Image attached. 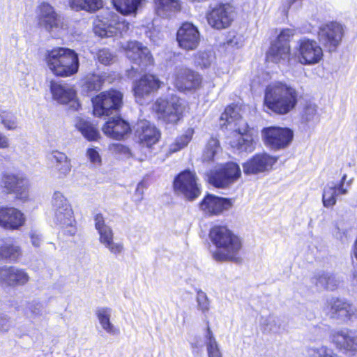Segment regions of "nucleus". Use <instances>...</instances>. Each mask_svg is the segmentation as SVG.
Instances as JSON below:
<instances>
[{
    "mask_svg": "<svg viewBox=\"0 0 357 357\" xmlns=\"http://www.w3.org/2000/svg\"><path fill=\"white\" fill-rule=\"evenodd\" d=\"M193 135V128H188L182 135L178 137L175 141L169 145L168 153H174L185 147L191 141Z\"/></svg>",
    "mask_w": 357,
    "mask_h": 357,
    "instance_id": "obj_39",
    "label": "nucleus"
},
{
    "mask_svg": "<svg viewBox=\"0 0 357 357\" xmlns=\"http://www.w3.org/2000/svg\"><path fill=\"white\" fill-rule=\"evenodd\" d=\"M298 95V91L291 86L281 82H273L266 88L264 104L278 114H287L296 107Z\"/></svg>",
    "mask_w": 357,
    "mask_h": 357,
    "instance_id": "obj_2",
    "label": "nucleus"
},
{
    "mask_svg": "<svg viewBox=\"0 0 357 357\" xmlns=\"http://www.w3.org/2000/svg\"><path fill=\"white\" fill-rule=\"evenodd\" d=\"M86 157L95 166H100L101 164V157L96 148H89L86 151Z\"/></svg>",
    "mask_w": 357,
    "mask_h": 357,
    "instance_id": "obj_55",
    "label": "nucleus"
},
{
    "mask_svg": "<svg viewBox=\"0 0 357 357\" xmlns=\"http://www.w3.org/2000/svg\"><path fill=\"white\" fill-rule=\"evenodd\" d=\"M22 255L21 248L13 240L6 241L0 246V258L9 261H16Z\"/></svg>",
    "mask_w": 357,
    "mask_h": 357,
    "instance_id": "obj_34",
    "label": "nucleus"
},
{
    "mask_svg": "<svg viewBox=\"0 0 357 357\" xmlns=\"http://www.w3.org/2000/svg\"><path fill=\"white\" fill-rule=\"evenodd\" d=\"M201 82V76L197 73L186 68L177 69L174 84L179 91L197 89Z\"/></svg>",
    "mask_w": 357,
    "mask_h": 357,
    "instance_id": "obj_27",
    "label": "nucleus"
},
{
    "mask_svg": "<svg viewBox=\"0 0 357 357\" xmlns=\"http://www.w3.org/2000/svg\"><path fill=\"white\" fill-rule=\"evenodd\" d=\"M11 326L12 323L10 318L7 315L0 313V332L8 331Z\"/></svg>",
    "mask_w": 357,
    "mask_h": 357,
    "instance_id": "obj_56",
    "label": "nucleus"
},
{
    "mask_svg": "<svg viewBox=\"0 0 357 357\" xmlns=\"http://www.w3.org/2000/svg\"><path fill=\"white\" fill-rule=\"evenodd\" d=\"M309 357H340L332 349L326 346L311 348L308 350Z\"/></svg>",
    "mask_w": 357,
    "mask_h": 357,
    "instance_id": "obj_48",
    "label": "nucleus"
},
{
    "mask_svg": "<svg viewBox=\"0 0 357 357\" xmlns=\"http://www.w3.org/2000/svg\"><path fill=\"white\" fill-rule=\"evenodd\" d=\"M215 59V53L212 50H200L194 56V62L201 68H209Z\"/></svg>",
    "mask_w": 357,
    "mask_h": 357,
    "instance_id": "obj_41",
    "label": "nucleus"
},
{
    "mask_svg": "<svg viewBox=\"0 0 357 357\" xmlns=\"http://www.w3.org/2000/svg\"><path fill=\"white\" fill-rule=\"evenodd\" d=\"M156 14L162 18H169L181 9L180 0H154Z\"/></svg>",
    "mask_w": 357,
    "mask_h": 357,
    "instance_id": "obj_33",
    "label": "nucleus"
},
{
    "mask_svg": "<svg viewBox=\"0 0 357 357\" xmlns=\"http://www.w3.org/2000/svg\"><path fill=\"white\" fill-rule=\"evenodd\" d=\"M234 19V8L229 3H218L211 7L206 13L208 24L217 30L228 28Z\"/></svg>",
    "mask_w": 357,
    "mask_h": 357,
    "instance_id": "obj_14",
    "label": "nucleus"
},
{
    "mask_svg": "<svg viewBox=\"0 0 357 357\" xmlns=\"http://www.w3.org/2000/svg\"><path fill=\"white\" fill-rule=\"evenodd\" d=\"M0 118L1 123L8 130H15L17 126L16 117L10 112L3 110L0 107Z\"/></svg>",
    "mask_w": 357,
    "mask_h": 357,
    "instance_id": "obj_49",
    "label": "nucleus"
},
{
    "mask_svg": "<svg viewBox=\"0 0 357 357\" xmlns=\"http://www.w3.org/2000/svg\"><path fill=\"white\" fill-rule=\"evenodd\" d=\"M185 102L176 95L165 98H159L154 105V109L158 117L167 123H176L185 110Z\"/></svg>",
    "mask_w": 357,
    "mask_h": 357,
    "instance_id": "obj_7",
    "label": "nucleus"
},
{
    "mask_svg": "<svg viewBox=\"0 0 357 357\" xmlns=\"http://www.w3.org/2000/svg\"><path fill=\"white\" fill-rule=\"evenodd\" d=\"M26 316L31 319H36L44 315L43 305L36 301L29 303L26 310Z\"/></svg>",
    "mask_w": 357,
    "mask_h": 357,
    "instance_id": "obj_47",
    "label": "nucleus"
},
{
    "mask_svg": "<svg viewBox=\"0 0 357 357\" xmlns=\"http://www.w3.org/2000/svg\"><path fill=\"white\" fill-rule=\"evenodd\" d=\"M142 0H112L114 6L123 15H130L136 12Z\"/></svg>",
    "mask_w": 357,
    "mask_h": 357,
    "instance_id": "obj_40",
    "label": "nucleus"
},
{
    "mask_svg": "<svg viewBox=\"0 0 357 357\" xmlns=\"http://www.w3.org/2000/svg\"><path fill=\"white\" fill-rule=\"evenodd\" d=\"M323 310L329 317L343 321L349 319L356 312L355 307L351 303L339 298L328 299Z\"/></svg>",
    "mask_w": 357,
    "mask_h": 357,
    "instance_id": "obj_18",
    "label": "nucleus"
},
{
    "mask_svg": "<svg viewBox=\"0 0 357 357\" xmlns=\"http://www.w3.org/2000/svg\"><path fill=\"white\" fill-rule=\"evenodd\" d=\"M49 160L53 176L64 178L70 174L72 169L71 162L64 153L53 151L49 155Z\"/></svg>",
    "mask_w": 357,
    "mask_h": 357,
    "instance_id": "obj_28",
    "label": "nucleus"
},
{
    "mask_svg": "<svg viewBox=\"0 0 357 357\" xmlns=\"http://www.w3.org/2000/svg\"><path fill=\"white\" fill-rule=\"evenodd\" d=\"M109 149L113 153L121 159L129 158L132 156L130 149L119 143L111 144Z\"/></svg>",
    "mask_w": 357,
    "mask_h": 357,
    "instance_id": "obj_51",
    "label": "nucleus"
},
{
    "mask_svg": "<svg viewBox=\"0 0 357 357\" xmlns=\"http://www.w3.org/2000/svg\"><path fill=\"white\" fill-rule=\"evenodd\" d=\"M353 255L354 257L357 259V238L354 242V247H353Z\"/></svg>",
    "mask_w": 357,
    "mask_h": 357,
    "instance_id": "obj_63",
    "label": "nucleus"
},
{
    "mask_svg": "<svg viewBox=\"0 0 357 357\" xmlns=\"http://www.w3.org/2000/svg\"><path fill=\"white\" fill-rule=\"evenodd\" d=\"M96 314L102 329L111 335H116L119 331L110 321L112 309L107 307H98L96 311Z\"/></svg>",
    "mask_w": 357,
    "mask_h": 357,
    "instance_id": "obj_35",
    "label": "nucleus"
},
{
    "mask_svg": "<svg viewBox=\"0 0 357 357\" xmlns=\"http://www.w3.org/2000/svg\"><path fill=\"white\" fill-rule=\"evenodd\" d=\"M316 105L307 104L303 109V119L307 122L317 121L318 119Z\"/></svg>",
    "mask_w": 357,
    "mask_h": 357,
    "instance_id": "obj_53",
    "label": "nucleus"
},
{
    "mask_svg": "<svg viewBox=\"0 0 357 357\" xmlns=\"http://www.w3.org/2000/svg\"><path fill=\"white\" fill-rule=\"evenodd\" d=\"M29 236L31 238V242L32 245L36 248L40 247V245L43 241L41 234L39 232H38L37 231L32 230V231H31V232L29 234Z\"/></svg>",
    "mask_w": 357,
    "mask_h": 357,
    "instance_id": "obj_57",
    "label": "nucleus"
},
{
    "mask_svg": "<svg viewBox=\"0 0 357 357\" xmlns=\"http://www.w3.org/2000/svg\"><path fill=\"white\" fill-rule=\"evenodd\" d=\"M233 205L231 199L207 195L199 204L202 211L208 215H217L229 210Z\"/></svg>",
    "mask_w": 357,
    "mask_h": 357,
    "instance_id": "obj_26",
    "label": "nucleus"
},
{
    "mask_svg": "<svg viewBox=\"0 0 357 357\" xmlns=\"http://www.w3.org/2000/svg\"><path fill=\"white\" fill-rule=\"evenodd\" d=\"M195 172L185 169L180 172L174 180L175 192L189 201L196 199L201 195V185Z\"/></svg>",
    "mask_w": 357,
    "mask_h": 357,
    "instance_id": "obj_10",
    "label": "nucleus"
},
{
    "mask_svg": "<svg viewBox=\"0 0 357 357\" xmlns=\"http://www.w3.org/2000/svg\"><path fill=\"white\" fill-rule=\"evenodd\" d=\"M129 26V23L121 19L117 14L108 11L95 21L93 29L96 35L101 38L112 37L126 33Z\"/></svg>",
    "mask_w": 357,
    "mask_h": 357,
    "instance_id": "obj_8",
    "label": "nucleus"
},
{
    "mask_svg": "<svg viewBox=\"0 0 357 357\" xmlns=\"http://www.w3.org/2000/svg\"><path fill=\"white\" fill-rule=\"evenodd\" d=\"M37 20L39 26L54 37H59L68 27L65 19L47 2H43L38 6Z\"/></svg>",
    "mask_w": 357,
    "mask_h": 357,
    "instance_id": "obj_5",
    "label": "nucleus"
},
{
    "mask_svg": "<svg viewBox=\"0 0 357 357\" xmlns=\"http://www.w3.org/2000/svg\"><path fill=\"white\" fill-rule=\"evenodd\" d=\"M98 61L104 65H109L114 61V54L107 48L99 50L96 54Z\"/></svg>",
    "mask_w": 357,
    "mask_h": 357,
    "instance_id": "obj_52",
    "label": "nucleus"
},
{
    "mask_svg": "<svg viewBox=\"0 0 357 357\" xmlns=\"http://www.w3.org/2000/svg\"><path fill=\"white\" fill-rule=\"evenodd\" d=\"M29 187V181L23 174L9 171L1 174L0 188L7 194H15L18 199L23 202L28 199Z\"/></svg>",
    "mask_w": 357,
    "mask_h": 357,
    "instance_id": "obj_9",
    "label": "nucleus"
},
{
    "mask_svg": "<svg viewBox=\"0 0 357 357\" xmlns=\"http://www.w3.org/2000/svg\"><path fill=\"white\" fill-rule=\"evenodd\" d=\"M298 59L304 65H314L323 57V51L318 43L313 40L303 38L298 42Z\"/></svg>",
    "mask_w": 357,
    "mask_h": 357,
    "instance_id": "obj_17",
    "label": "nucleus"
},
{
    "mask_svg": "<svg viewBox=\"0 0 357 357\" xmlns=\"http://www.w3.org/2000/svg\"><path fill=\"white\" fill-rule=\"evenodd\" d=\"M135 136L142 146L151 148L158 142L160 132L149 121L141 120L136 125Z\"/></svg>",
    "mask_w": 357,
    "mask_h": 357,
    "instance_id": "obj_25",
    "label": "nucleus"
},
{
    "mask_svg": "<svg viewBox=\"0 0 357 357\" xmlns=\"http://www.w3.org/2000/svg\"><path fill=\"white\" fill-rule=\"evenodd\" d=\"M102 132L111 138L121 139L130 133V126L121 117H115L105 123L102 127Z\"/></svg>",
    "mask_w": 357,
    "mask_h": 357,
    "instance_id": "obj_31",
    "label": "nucleus"
},
{
    "mask_svg": "<svg viewBox=\"0 0 357 357\" xmlns=\"http://www.w3.org/2000/svg\"><path fill=\"white\" fill-rule=\"evenodd\" d=\"M353 281L357 284V265L354 266Z\"/></svg>",
    "mask_w": 357,
    "mask_h": 357,
    "instance_id": "obj_62",
    "label": "nucleus"
},
{
    "mask_svg": "<svg viewBox=\"0 0 357 357\" xmlns=\"http://www.w3.org/2000/svg\"><path fill=\"white\" fill-rule=\"evenodd\" d=\"M262 135L265 144L274 150L287 146L293 139L291 129L281 127H268L264 128Z\"/></svg>",
    "mask_w": 357,
    "mask_h": 357,
    "instance_id": "obj_15",
    "label": "nucleus"
},
{
    "mask_svg": "<svg viewBox=\"0 0 357 357\" xmlns=\"http://www.w3.org/2000/svg\"><path fill=\"white\" fill-rule=\"evenodd\" d=\"M99 242L112 254L115 255H120L124 249L123 243L114 241L113 231L99 236Z\"/></svg>",
    "mask_w": 357,
    "mask_h": 357,
    "instance_id": "obj_38",
    "label": "nucleus"
},
{
    "mask_svg": "<svg viewBox=\"0 0 357 357\" xmlns=\"http://www.w3.org/2000/svg\"><path fill=\"white\" fill-rule=\"evenodd\" d=\"M197 309L202 314H206L210 310V300L206 294L202 289L197 290L196 295Z\"/></svg>",
    "mask_w": 357,
    "mask_h": 357,
    "instance_id": "obj_46",
    "label": "nucleus"
},
{
    "mask_svg": "<svg viewBox=\"0 0 357 357\" xmlns=\"http://www.w3.org/2000/svg\"><path fill=\"white\" fill-rule=\"evenodd\" d=\"M10 145L8 138L0 132V149L8 148Z\"/></svg>",
    "mask_w": 357,
    "mask_h": 357,
    "instance_id": "obj_60",
    "label": "nucleus"
},
{
    "mask_svg": "<svg viewBox=\"0 0 357 357\" xmlns=\"http://www.w3.org/2000/svg\"><path fill=\"white\" fill-rule=\"evenodd\" d=\"M68 3L73 10L94 13L102 8V0H68Z\"/></svg>",
    "mask_w": 357,
    "mask_h": 357,
    "instance_id": "obj_36",
    "label": "nucleus"
},
{
    "mask_svg": "<svg viewBox=\"0 0 357 357\" xmlns=\"http://www.w3.org/2000/svg\"><path fill=\"white\" fill-rule=\"evenodd\" d=\"M209 237L216 247L213 258L219 261H232L236 259L242 248L240 238L225 226H215L211 228Z\"/></svg>",
    "mask_w": 357,
    "mask_h": 357,
    "instance_id": "obj_4",
    "label": "nucleus"
},
{
    "mask_svg": "<svg viewBox=\"0 0 357 357\" xmlns=\"http://www.w3.org/2000/svg\"><path fill=\"white\" fill-rule=\"evenodd\" d=\"M220 120L225 121L222 124L224 126H227L234 123L236 127L229 142L236 151L250 153L255 149L256 137L248 129L247 123L241 118L236 107L232 106L226 107L225 112L221 115Z\"/></svg>",
    "mask_w": 357,
    "mask_h": 357,
    "instance_id": "obj_1",
    "label": "nucleus"
},
{
    "mask_svg": "<svg viewBox=\"0 0 357 357\" xmlns=\"http://www.w3.org/2000/svg\"><path fill=\"white\" fill-rule=\"evenodd\" d=\"M144 188V183L139 182L137 185L135 194L133 195L135 202H140L143 199Z\"/></svg>",
    "mask_w": 357,
    "mask_h": 357,
    "instance_id": "obj_59",
    "label": "nucleus"
},
{
    "mask_svg": "<svg viewBox=\"0 0 357 357\" xmlns=\"http://www.w3.org/2000/svg\"><path fill=\"white\" fill-rule=\"evenodd\" d=\"M329 273L325 271H319L312 278V282H314L318 288L325 289L329 278Z\"/></svg>",
    "mask_w": 357,
    "mask_h": 357,
    "instance_id": "obj_54",
    "label": "nucleus"
},
{
    "mask_svg": "<svg viewBox=\"0 0 357 357\" xmlns=\"http://www.w3.org/2000/svg\"><path fill=\"white\" fill-rule=\"evenodd\" d=\"M102 80L100 75L96 74L87 75L84 79L83 90L87 92L98 91L101 88Z\"/></svg>",
    "mask_w": 357,
    "mask_h": 357,
    "instance_id": "obj_43",
    "label": "nucleus"
},
{
    "mask_svg": "<svg viewBox=\"0 0 357 357\" xmlns=\"http://www.w3.org/2000/svg\"><path fill=\"white\" fill-rule=\"evenodd\" d=\"M50 91L53 98L61 104H69L73 110H78L80 104L77 99L76 91L69 84L52 81Z\"/></svg>",
    "mask_w": 357,
    "mask_h": 357,
    "instance_id": "obj_19",
    "label": "nucleus"
},
{
    "mask_svg": "<svg viewBox=\"0 0 357 357\" xmlns=\"http://www.w3.org/2000/svg\"><path fill=\"white\" fill-rule=\"evenodd\" d=\"M227 44L231 46H237V47H240L241 45H238V38L236 37H234L233 39L229 40L227 42Z\"/></svg>",
    "mask_w": 357,
    "mask_h": 357,
    "instance_id": "obj_61",
    "label": "nucleus"
},
{
    "mask_svg": "<svg viewBox=\"0 0 357 357\" xmlns=\"http://www.w3.org/2000/svg\"><path fill=\"white\" fill-rule=\"evenodd\" d=\"M261 325L266 331L278 333L280 330L281 320L273 314H269L266 317H261Z\"/></svg>",
    "mask_w": 357,
    "mask_h": 357,
    "instance_id": "obj_44",
    "label": "nucleus"
},
{
    "mask_svg": "<svg viewBox=\"0 0 357 357\" xmlns=\"http://www.w3.org/2000/svg\"><path fill=\"white\" fill-rule=\"evenodd\" d=\"M123 95L116 90L100 93L92 99L93 114L96 116L109 115L121 105Z\"/></svg>",
    "mask_w": 357,
    "mask_h": 357,
    "instance_id": "obj_13",
    "label": "nucleus"
},
{
    "mask_svg": "<svg viewBox=\"0 0 357 357\" xmlns=\"http://www.w3.org/2000/svg\"><path fill=\"white\" fill-rule=\"evenodd\" d=\"M347 174H344L339 183H328L323 190L322 202L324 207L331 208L335 205L337 197L348 193L347 187L350 185L351 180L346 181Z\"/></svg>",
    "mask_w": 357,
    "mask_h": 357,
    "instance_id": "obj_22",
    "label": "nucleus"
},
{
    "mask_svg": "<svg viewBox=\"0 0 357 357\" xmlns=\"http://www.w3.org/2000/svg\"><path fill=\"white\" fill-rule=\"evenodd\" d=\"M219 149L220 144L218 140L215 138H211L204 149L202 155L203 160L207 162L213 160Z\"/></svg>",
    "mask_w": 357,
    "mask_h": 357,
    "instance_id": "obj_45",
    "label": "nucleus"
},
{
    "mask_svg": "<svg viewBox=\"0 0 357 357\" xmlns=\"http://www.w3.org/2000/svg\"><path fill=\"white\" fill-rule=\"evenodd\" d=\"M205 343L208 357H222L219 345L209 327L205 335Z\"/></svg>",
    "mask_w": 357,
    "mask_h": 357,
    "instance_id": "obj_42",
    "label": "nucleus"
},
{
    "mask_svg": "<svg viewBox=\"0 0 357 357\" xmlns=\"http://www.w3.org/2000/svg\"><path fill=\"white\" fill-rule=\"evenodd\" d=\"M76 127L82 135L89 141L98 139L100 133L98 128L90 121L80 119L76 123Z\"/></svg>",
    "mask_w": 357,
    "mask_h": 357,
    "instance_id": "obj_37",
    "label": "nucleus"
},
{
    "mask_svg": "<svg viewBox=\"0 0 357 357\" xmlns=\"http://www.w3.org/2000/svg\"><path fill=\"white\" fill-rule=\"evenodd\" d=\"M52 208L54 211V221L61 225L70 236L77 231L76 221L73 211L67 199L60 192H55L52 196Z\"/></svg>",
    "mask_w": 357,
    "mask_h": 357,
    "instance_id": "obj_6",
    "label": "nucleus"
},
{
    "mask_svg": "<svg viewBox=\"0 0 357 357\" xmlns=\"http://www.w3.org/2000/svg\"><path fill=\"white\" fill-rule=\"evenodd\" d=\"M44 61L52 74L61 77L74 75L79 68L78 54L67 47H54L47 50Z\"/></svg>",
    "mask_w": 357,
    "mask_h": 357,
    "instance_id": "obj_3",
    "label": "nucleus"
},
{
    "mask_svg": "<svg viewBox=\"0 0 357 357\" xmlns=\"http://www.w3.org/2000/svg\"><path fill=\"white\" fill-rule=\"evenodd\" d=\"M333 342L339 348L347 351H357V331L342 329L333 334Z\"/></svg>",
    "mask_w": 357,
    "mask_h": 357,
    "instance_id": "obj_32",
    "label": "nucleus"
},
{
    "mask_svg": "<svg viewBox=\"0 0 357 357\" xmlns=\"http://www.w3.org/2000/svg\"><path fill=\"white\" fill-rule=\"evenodd\" d=\"M160 86V80L154 75H146L134 84L133 91L136 100L140 105L146 98L156 91Z\"/></svg>",
    "mask_w": 357,
    "mask_h": 357,
    "instance_id": "obj_24",
    "label": "nucleus"
},
{
    "mask_svg": "<svg viewBox=\"0 0 357 357\" xmlns=\"http://www.w3.org/2000/svg\"><path fill=\"white\" fill-rule=\"evenodd\" d=\"M125 54L134 65L137 68L132 66V70L143 71L149 66L153 64L154 59L149 49L142 43L137 40H130L122 46Z\"/></svg>",
    "mask_w": 357,
    "mask_h": 357,
    "instance_id": "obj_11",
    "label": "nucleus"
},
{
    "mask_svg": "<svg viewBox=\"0 0 357 357\" xmlns=\"http://www.w3.org/2000/svg\"><path fill=\"white\" fill-rule=\"evenodd\" d=\"M241 174L239 166L233 162L220 166L211 174L210 183L216 188H225L234 182Z\"/></svg>",
    "mask_w": 357,
    "mask_h": 357,
    "instance_id": "obj_16",
    "label": "nucleus"
},
{
    "mask_svg": "<svg viewBox=\"0 0 357 357\" xmlns=\"http://www.w3.org/2000/svg\"><path fill=\"white\" fill-rule=\"evenodd\" d=\"M278 158L268 153H257L243 165V172L247 174H256L270 171Z\"/></svg>",
    "mask_w": 357,
    "mask_h": 357,
    "instance_id": "obj_21",
    "label": "nucleus"
},
{
    "mask_svg": "<svg viewBox=\"0 0 357 357\" xmlns=\"http://www.w3.org/2000/svg\"><path fill=\"white\" fill-rule=\"evenodd\" d=\"M340 281L335 275L330 273L325 289L333 291L339 285Z\"/></svg>",
    "mask_w": 357,
    "mask_h": 357,
    "instance_id": "obj_58",
    "label": "nucleus"
},
{
    "mask_svg": "<svg viewBox=\"0 0 357 357\" xmlns=\"http://www.w3.org/2000/svg\"><path fill=\"white\" fill-rule=\"evenodd\" d=\"M295 31L291 29H282L277 40L273 43L266 54L268 61L277 63H286L290 57L289 41Z\"/></svg>",
    "mask_w": 357,
    "mask_h": 357,
    "instance_id": "obj_12",
    "label": "nucleus"
},
{
    "mask_svg": "<svg viewBox=\"0 0 357 357\" xmlns=\"http://www.w3.org/2000/svg\"><path fill=\"white\" fill-rule=\"evenodd\" d=\"M95 228L99 236L112 231V228L105 223V220L101 213H97L93 217Z\"/></svg>",
    "mask_w": 357,
    "mask_h": 357,
    "instance_id": "obj_50",
    "label": "nucleus"
},
{
    "mask_svg": "<svg viewBox=\"0 0 357 357\" xmlns=\"http://www.w3.org/2000/svg\"><path fill=\"white\" fill-rule=\"evenodd\" d=\"M176 40L183 50L190 51L196 49L200 41L198 29L192 23H183L177 31Z\"/></svg>",
    "mask_w": 357,
    "mask_h": 357,
    "instance_id": "obj_20",
    "label": "nucleus"
},
{
    "mask_svg": "<svg viewBox=\"0 0 357 357\" xmlns=\"http://www.w3.org/2000/svg\"><path fill=\"white\" fill-rule=\"evenodd\" d=\"M29 280L25 270L16 267L3 266L0 267V282L9 286L24 285Z\"/></svg>",
    "mask_w": 357,
    "mask_h": 357,
    "instance_id": "obj_29",
    "label": "nucleus"
},
{
    "mask_svg": "<svg viewBox=\"0 0 357 357\" xmlns=\"http://www.w3.org/2000/svg\"><path fill=\"white\" fill-rule=\"evenodd\" d=\"M342 36L341 26L335 22L322 26L319 31V42L331 52L339 45Z\"/></svg>",
    "mask_w": 357,
    "mask_h": 357,
    "instance_id": "obj_23",
    "label": "nucleus"
},
{
    "mask_svg": "<svg viewBox=\"0 0 357 357\" xmlns=\"http://www.w3.org/2000/svg\"><path fill=\"white\" fill-rule=\"evenodd\" d=\"M25 216L17 208H0V226L6 229H17L25 222Z\"/></svg>",
    "mask_w": 357,
    "mask_h": 357,
    "instance_id": "obj_30",
    "label": "nucleus"
}]
</instances>
